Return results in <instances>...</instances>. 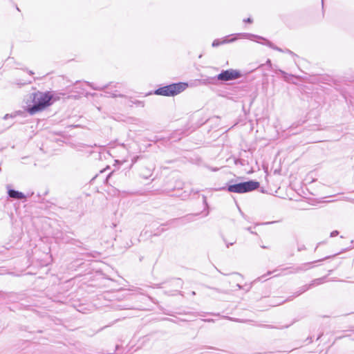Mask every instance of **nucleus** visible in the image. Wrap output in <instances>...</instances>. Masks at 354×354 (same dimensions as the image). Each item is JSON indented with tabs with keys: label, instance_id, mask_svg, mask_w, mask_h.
I'll use <instances>...</instances> for the list:
<instances>
[{
	"label": "nucleus",
	"instance_id": "nucleus-19",
	"mask_svg": "<svg viewBox=\"0 0 354 354\" xmlns=\"http://www.w3.org/2000/svg\"><path fill=\"white\" fill-rule=\"evenodd\" d=\"M284 53H288L290 54V55H292L293 57H297V55H296L294 52H292V50L288 49V48H286L285 49V52Z\"/></svg>",
	"mask_w": 354,
	"mask_h": 354
},
{
	"label": "nucleus",
	"instance_id": "nucleus-3",
	"mask_svg": "<svg viewBox=\"0 0 354 354\" xmlns=\"http://www.w3.org/2000/svg\"><path fill=\"white\" fill-rule=\"evenodd\" d=\"M187 86L186 82L172 83L156 89L154 94L167 97L175 96L185 91Z\"/></svg>",
	"mask_w": 354,
	"mask_h": 354
},
{
	"label": "nucleus",
	"instance_id": "nucleus-31",
	"mask_svg": "<svg viewBox=\"0 0 354 354\" xmlns=\"http://www.w3.org/2000/svg\"><path fill=\"white\" fill-rule=\"evenodd\" d=\"M15 84H16L17 85L19 86H21L22 85L26 84V83H25V82L21 83V82H15Z\"/></svg>",
	"mask_w": 354,
	"mask_h": 354
},
{
	"label": "nucleus",
	"instance_id": "nucleus-23",
	"mask_svg": "<svg viewBox=\"0 0 354 354\" xmlns=\"http://www.w3.org/2000/svg\"><path fill=\"white\" fill-rule=\"evenodd\" d=\"M243 21H244V22H245V23L251 24V23H252L253 20H252V18L248 17V18H247V19H245L243 20Z\"/></svg>",
	"mask_w": 354,
	"mask_h": 354
},
{
	"label": "nucleus",
	"instance_id": "nucleus-49",
	"mask_svg": "<svg viewBox=\"0 0 354 354\" xmlns=\"http://www.w3.org/2000/svg\"><path fill=\"white\" fill-rule=\"evenodd\" d=\"M320 337H321V335H319V336L317 337V339H319L320 338Z\"/></svg>",
	"mask_w": 354,
	"mask_h": 354
},
{
	"label": "nucleus",
	"instance_id": "nucleus-41",
	"mask_svg": "<svg viewBox=\"0 0 354 354\" xmlns=\"http://www.w3.org/2000/svg\"><path fill=\"white\" fill-rule=\"evenodd\" d=\"M237 286L239 287V289H241L242 288V286L239 284H237Z\"/></svg>",
	"mask_w": 354,
	"mask_h": 354
},
{
	"label": "nucleus",
	"instance_id": "nucleus-29",
	"mask_svg": "<svg viewBox=\"0 0 354 354\" xmlns=\"http://www.w3.org/2000/svg\"><path fill=\"white\" fill-rule=\"evenodd\" d=\"M264 327L267 328H278L277 327L273 326L272 325H264Z\"/></svg>",
	"mask_w": 354,
	"mask_h": 354
},
{
	"label": "nucleus",
	"instance_id": "nucleus-30",
	"mask_svg": "<svg viewBox=\"0 0 354 354\" xmlns=\"http://www.w3.org/2000/svg\"><path fill=\"white\" fill-rule=\"evenodd\" d=\"M138 159V156H136L132 159V165H133L135 162H136L137 160Z\"/></svg>",
	"mask_w": 354,
	"mask_h": 354
},
{
	"label": "nucleus",
	"instance_id": "nucleus-21",
	"mask_svg": "<svg viewBox=\"0 0 354 354\" xmlns=\"http://www.w3.org/2000/svg\"><path fill=\"white\" fill-rule=\"evenodd\" d=\"M216 354H235V353L233 352V351H224V350H222V351H221L219 353H218Z\"/></svg>",
	"mask_w": 354,
	"mask_h": 354
},
{
	"label": "nucleus",
	"instance_id": "nucleus-34",
	"mask_svg": "<svg viewBox=\"0 0 354 354\" xmlns=\"http://www.w3.org/2000/svg\"><path fill=\"white\" fill-rule=\"evenodd\" d=\"M112 174V172L110 173L109 175H107L106 176V180H107L109 179V178L110 177V176Z\"/></svg>",
	"mask_w": 354,
	"mask_h": 354
},
{
	"label": "nucleus",
	"instance_id": "nucleus-14",
	"mask_svg": "<svg viewBox=\"0 0 354 354\" xmlns=\"http://www.w3.org/2000/svg\"><path fill=\"white\" fill-rule=\"evenodd\" d=\"M23 113H24V112L21 111H15V113H10V114L7 113L3 116V119L6 120L10 118H15L17 115H19Z\"/></svg>",
	"mask_w": 354,
	"mask_h": 354
},
{
	"label": "nucleus",
	"instance_id": "nucleus-36",
	"mask_svg": "<svg viewBox=\"0 0 354 354\" xmlns=\"http://www.w3.org/2000/svg\"><path fill=\"white\" fill-rule=\"evenodd\" d=\"M227 319H230V320H233L234 319L232 317H225Z\"/></svg>",
	"mask_w": 354,
	"mask_h": 354
},
{
	"label": "nucleus",
	"instance_id": "nucleus-24",
	"mask_svg": "<svg viewBox=\"0 0 354 354\" xmlns=\"http://www.w3.org/2000/svg\"><path fill=\"white\" fill-rule=\"evenodd\" d=\"M298 251H301L306 250V246L304 245H301L298 246Z\"/></svg>",
	"mask_w": 354,
	"mask_h": 354
},
{
	"label": "nucleus",
	"instance_id": "nucleus-5",
	"mask_svg": "<svg viewBox=\"0 0 354 354\" xmlns=\"http://www.w3.org/2000/svg\"><path fill=\"white\" fill-rule=\"evenodd\" d=\"M244 36L246 37L247 39H251V40H253L254 38H257V39L263 40V41L261 42L262 44L266 45V46L270 47V48H272L273 50H277L279 52H281V53H284L285 52V49L283 50L281 48H279V47L277 46L272 42H271L270 40H268V39H266V38H264L263 37H261V36H259V35H253V34H251V33H245Z\"/></svg>",
	"mask_w": 354,
	"mask_h": 354
},
{
	"label": "nucleus",
	"instance_id": "nucleus-51",
	"mask_svg": "<svg viewBox=\"0 0 354 354\" xmlns=\"http://www.w3.org/2000/svg\"><path fill=\"white\" fill-rule=\"evenodd\" d=\"M322 6L324 5V0H322Z\"/></svg>",
	"mask_w": 354,
	"mask_h": 354
},
{
	"label": "nucleus",
	"instance_id": "nucleus-43",
	"mask_svg": "<svg viewBox=\"0 0 354 354\" xmlns=\"http://www.w3.org/2000/svg\"><path fill=\"white\" fill-rule=\"evenodd\" d=\"M206 321H207V322H213L214 320H213V319H207Z\"/></svg>",
	"mask_w": 354,
	"mask_h": 354
},
{
	"label": "nucleus",
	"instance_id": "nucleus-50",
	"mask_svg": "<svg viewBox=\"0 0 354 354\" xmlns=\"http://www.w3.org/2000/svg\"><path fill=\"white\" fill-rule=\"evenodd\" d=\"M211 348L216 350V348L214 347H211Z\"/></svg>",
	"mask_w": 354,
	"mask_h": 354
},
{
	"label": "nucleus",
	"instance_id": "nucleus-47",
	"mask_svg": "<svg viewBox=\"0 0 354 354\" xmlns=\"http://www.w3.org/2000/svg\"><path fill=\"white\" fill-rule=\"evenodd\" d=\"M138 104H143V102H140V101H138Z\"/></svg>",
	"mask_w": 354,
	"mask_h": 354
},
{
	"label": "nucleus",
	"instance_id": "nucleus-40",
	"mask_svg": "<svg viewBox=\"0 0 354 354\" xmlns=\"http://www.w3.org/2000/svg\"><path fill=\"white\" fill-rule=\"evenodd\" d=\"M271 273L272 272L269 271V272H267L266 275H270V274H271Z\"/></svg>",
	"mask_w": 354,
	"mask_h": 354
},
{
	"label": "nucleus",
	"instance_id": "nucleus-11",
	"mask_svg": "<svg viewBox=\"0 0 354 354\" xmlns=\"http://www.w3.org/2000/svg\"><path fill=\"white\" fill-rule=\"evenodd\" d=\"M183 286V281L180 278L174 279L170 282V286L175 288H182Z\"/></svg>",
	"mask_w": 354,
	"mask_h": 354
},
{
	"label": "nucleus",
	"instance_id": "nucleus-9",
	"mask_svg": "<svg viewBox=\"0 0 354 354\" xmlns=\"http://www.w3.org/2000/svg\"><path fill=\"white\" fill-rule=\"evenodd\" d=\"M244 34L245 33H238V34H235V35H231L226 36V37H223V39H221V44H225L234 42L237 39L239 36H243V37L247 38L246 37L244 36Z\"/></svg>",
	"mask_w": 354,
	"mask_h": 354
},
{
	"label": "nucleus",
	"instance_id": "nucleus-7",
	"mask_svg": "<svg viewBox=\"0 0 354 354\" xmlns=\"http://www.w3.org/2000/svg\"><path fill=\"white\" fill-rule=\"evenodd\" d=\"M7 189L8 196L11 198L16 200H22L26 198V195L23 192L11 188L10 185H7Z\"/></svg>",
	"mask_w": 354,
	"mask_h": 354
},
{
	"label": "nucleus",
	"instance_id": "nucleus-6",
	"mask_svg": "<svg viewBox=\"0 0 354 354\" xmlns=\"http://www.w3.org/2000/svg\"><path fill=\"white\" fill-rule=\"evenodd\" d=\"M336 254H334V256H335ZM330 257H332V256H327L323 259H318L317 261L302 263L295 268H293L292 271H291V272L292 273H299V272H305V271L312 268L313 267V264H314L315 263H318V262H322V261H323L326 259H328Z\"/></svg>",
	"mask_w": 354,
	"mask_h": 354
},
{
	"label": "nucleus",
	"instance_id": "nucleus-37",
	"mask_svg": "<svg viewBox=\"0 0 354 354\" xmlns=\"http://www.w3.org/2000/svg\"><path fill=\"white\" fill-rule=\"evenodd\" d=\"M28 73L30 75H33L34 74V73L32 71H28Z\"/></svg>",
	"mask_w": 354,
	"mask_h": 354
},
{
	"label": "nucleus",
	"instance_id": "nucleus-20",
	"mask_svg": "<svg viewBox=\"0 0 354 354\" xmlns=\"http://www.w3.org/2000/svg\"><path fill=\"white\" fill-rule=\"evenodd\" d=\"M165 228L162 227V228H158L157 229V232H155L153 234V236H159L162 232H163L165 231Z\"/></svg>",
	"mask_w": 354,
	"mask_h": 354
},
{
	"label": "nucleus",
	"instance_id": "nucleus-10",
	"mask_svg": "<svg viewBox=\"0 0 354 354\" xmlns=\"http://www.w3.org/2000/svg\"><path fill=\"white\" fill-rule=\"evenodd\" d=\"M217 82L218 81H217L216 75L214 77H207L206 79H203L201 80V83L204 85H207V84L216 85Z\"/></svg>",
	"mask_w": 354,
	"mask_h": 354
},
{
	"label": "nucleus",
	"instance_id": "nucleus-35",
	"mask_svg": "<svg viewBox=\"0 0 354 354\" xmlns=\"http://www.w3.org/2000/svg\"><path fill=\"white\" fill-rule=\"evenodd\" d=\"M203 201H204V203H205V204H207V203H206V197H205V196H203Z\"/></svg>",
	"mask_w": 354,
	"mask_h": 354
},
{
	"label": "nucleus",
	"instance_id": "nucleus-42",
	"mask_svg": "<svg viewBox=\"0 0 354 354\" xmlns=\"http://www.w3.org/2000/svg\"><path fill=\"white\" fill-rule=\"evenodd\" d=\"M196 295V292L194 291H192V295Z\"/></svg>",
	"mask_w": 354,
	"mask_h": 354
},
{
	"label": "nucleus",
	"instance_id": "nucleus-2",
	"mask_svg": "<svg viewBox=\"0 0 354 354\" xmlns=\"http://www.w3.org/2000/svg\"><path fill=\"white\" fill-rule=\"evenodd\" d=\"M259 187V182L254 180H249L241 183H234V180H231L226 184V187H223L220 189L227 190L232 193L244 194L254 191Z\"/></svg>",
	"mask_w": 354,
	"mask_h": 354
},
{
	"label": "nucleus",
	"instance_id": "nucleus-15",
	"mask_svg": "<svg viewBox=\"0 0 354 354\" xmlns=\"http://www.w3.org/2000/svg\"><path fill=\"white\" fill-rule=\"evenodd\" d=\"M87 84L93 89L96 90V91H102V90L106 89L110 86V84H106V85H103V86H95L93 83L87 82Z\"/></svg>",
	"mask_w": 354,
	"mask_h": 354
},
{
	"label": "nucleus",
	"instance_id": "nucleus-13",
	"mask_svg": "<svg viewBox=\"0 0 354 354\" xmlns=\"http://www.w3.org/2000/svg\"><path fill=\"white\" fill-rule=\"evenodd\" d=\"M310 288V286L309 284L304 285V286L299 288L298 290L295 293V297H297V296L301 295L302 293L305 292Z\"/></svg>",
	"mask_w": 354,
	"mask_h": 354
},
{
	"label": "nucleus",
	"instance_id": "nucleus-38",
	"mask_svg": "<svg viewBox=\"0 0 354 354\" xmlns=\"http://www.w3.org/2000/svg\"><path fill=\"white\" fill-rule=\"evenodd\" d=\"M118 348H119V345H116L115 346V351L118 350Z\"/></svg>",
	"mask_w": 354,
	"mask_h": 354
},
{
	"label": "nucleus",
	"instance_id": "nucleus-1",
	"mask_svg": "<svg viewBox=\"0 0 354 354\" xmlns=\"http://www.w3.org/2000/svg\"><path fill=\"white\" fill-rule=\"evenodd\" d=\"M32 105L28 106L27 111L30 115H34L50 106L57 98L50 91L33 93L30 95Z\"/></svg>",
	"mask_w": 354,
	"mask_h": 354
},
{
	"label": "nucleus",
	"instance_id": "nucleus-18",
	"mask_svg": "<svg viewBox=\"0 0 354 354\" xmlns=\"http://www.w3.org/2000/svg\"><path fill=\"white\" fill-rule=\"evenodd\" d=\"M178 220V218L171 219V220L167 221L165 223H162L161 225V226L163 227V226H167V225H171V224L174 223L175 222H176Z\"/></svg>",
	"mask_w": 354,
	"mask_h": 354
},
{
	"label": "nucleus",
	"instance_id": "nucleus-48",
	"mask_svg": "<svg viewBox=\"0 0 354 354\" xmlns=\"http://www.w3.org/2000/svg\"><path fill=\"white\" fill-rule=\"evenodd\" d=\"M290 300H291V299H290V298H288V299H286V301H290Z\"/></svg>",
	"mask_w": 354,
	"mask_h": 354
},
{
	"label": "nucleus",
	"instance_id": "nucleus-46",
	"mask_svg": "<svg viewBox=\"0 0 354 354\" xmlns=\"http://www.w3.org/2000/svg\"><path fill=\"white\" fill-rule=\"evenodd\" d=\"M178 294H180V295H183V293L181 291H178Z\"/></svg>",
	"mask_w": 354,
	"mask_h": 354
},
{
	"label": "nucleus",
	"instance_id": "nucleus-44",
	"mask_svg": "<svg viewBox=\"0 0 354 354\" xmlns=\"http://www.w3.org/2000/svg\"><path fill=\"white\" fill-rule=\"evenodd\" d=\"M213 68H214V70H216V71H218V68L214 67Z\"/></svg>",
	"mask_w": 354,
	"mask_h": 354
},
{
	"label": "nucleus",
	"instance_id": "nucleus-33",
	"mask_svg": "<svg viewBox=\"0 0 354 354\" xmlns=\"http://www.w3.org/2000/svg\"><path fill=\"white\" fill-rule=\"evenodd\" d=\"M349 336L351 337V339L354 341V333Z\"/></svg>",
	"mask_w": 354,
	"mask_h": 354
},
{
	"label": "nucleus",
	"instance_id": "nucleus-12",
	"mask_svg": "<svg viewBox=\"0 0 354 354\" xmlns=\"http://www.w3.org/2000/svg\"><path fill=\"white\" fill-rule=\"evenodd\" d=\"M327 277L328 276H324L313 280L311 283L309 284L310 286V288L314 286L319 285L324 283L326 281Z\"/></svg>",
	"mask_w": 354,
	"mask_h": 354
},
{
	"label": "nucleus",
	"instance_id": "nucleus-25",
	"mask_svg": "<svg viewBox=\"0 0 354 354\" xmlns=\"http://www.w3.org/2000/svg\"><path fill=\"white\" fill-rule=\"evenodd\" d=\"M265 65L268 66H269V68H271V66H272V62H271L270 59H268L266 61V62Z\"/></svg>",
	"mask_w": 354,
	"mask_h": 354
},
{
	"label": "nucleus",
	"instance_id": "nucleus-45",
	"mask_svg": "<svg viewBox=\"0 0 354 354\" xmlns=\"http://www.w3.org/2000/svg\"><path fill=\"white\" fill-rule=\"evenodd\" d=\"M279 71H280V73H281L282 74H284V73H285V72H284V71H281V70H280Z\"/></svg>",
	"mask_w": 354,
	"mask_h": 354
},
{
	"label": "nucleus",
	"instance_id": "nucleus-26",
	"mask_svg": "<svg viewBox=\"0 0 354 354\" xmlns=\"http://www.w3.org/2000/svg\"><path fill=\"white\" fill-rule=\"evenodd\" d=\"M223 241H225V243H226V246H227V248H229V247H230V245H232L235 243V241H234V242H231V243H227V241H226V240H225V239H223Z\"/></svg>",
	"mask_w": 354,
	"mask_h": 354
},
{
	"label": "nucleus",
	"instance_id": "nucleus-4",
	"mask_svg": "<svg viewBox=\"0 0 354 354\" xmlns=\"http://www.w3.org/2000/svg\"><path fill=\"white\" fill-rule=\"evenodd\" d=\"M241 77L242 73L240 71L232 68L222 70L221 72L216 75L217 81L221 82L236 80Z\"/></svg>",
	"mask_w": 354,
	"mask_h": 354
},
{
	"label": "nucleus",
	"instance_id": "nucleus-17",
	"mask_svg": "<svg viewBox=\"0 0 354 354\" xmlns=\"http://www.w3.org/2000/svg\"><path fill=\"white\" fill-rule=\"evenodd\" d=\"M116 92H117L116 91H114V92L106 91V93L107 94L111 95V96L112 97H123V96H124L123 95H122V94H118V93H117Z\"/></svg>",
	"mask_w": 354,
	"mask_h": 354
},
{
	"label": "nucleus",
	"instance_id": "nucleus-39",
	"mask_svg": "<svg viewBox=\"0 0 354 354\" xmlns=\"http://www.w3.org/2000/svg\"><path fill=\"white\" fill-rule=\"evenodd\" d=\"M320 244H321V243H318V244H317V247L315 248V250H317V247H318Z\"/></svg>",
	"mask_w": 354,
	"mask_h": 354
},
{
	"label": "nucleus",
	"instance_id": "nucleus-28",
	"mask_svg": "<svg viewBox=\"0 0 354 354\" xmlns=\"http://www.w3.org/2000/svg\"><path fill=\"white\" fill-rule=\"evenodd\" d=\"M283 302H284V301H281V302H278V303H271V304H270V306H278V305H279V304H282V303H283Z\"/></svg>",
	"mask_w": 354,
	"mask_h": 354
},
{
	"label": "nucleus",
	"instance_id": "nucleus-16",
	"mask_svg": "<svg viewBox=\"0 0 354 354\" xmlns=\"http://www.w3.org/2000/svg\"><path fill=\"white\" fill-rule=\"evenodd\" d=\"M222 45L221 39H216L213 41L212 46L215 48Z\"/></svg>",
	"mask_w": 354,
	"mask_h": 354
},
{
	"label": "nucleus",
	"instance_id": "nucleus-32",
	"mask_svg": "<svg viewBox=\"0 0 354 354\" xmlns=\"http://www.w3.org/2000/svg\"><path fill=\"white\" fill-rule=\"evenodd\" d=\"M247 230L249 231L251 234H254V232L252 230L251 227H248Z\"/></svg>",
	"mask_w": 354,
	"mask_h": 354
},
{
	"label": "nucleus",
	"instance_id": "nucleus-27",
	"mask_svg": "<svg viewBox=\"0 0 354 354\" xmlns=\"http://www.w3.org/2000/svg\"><path fill=\"white\" fill-rule=\"evenodd\" d=\"M266 275H262L261 277H258L257 279H255L253 283H255L256 281H261L264 277H265Z\"/></svg>",
	"mask_w": 354,
	"mask_h": 354
},
{
	"label": "nucleus",
	"instance_id": "nucleus-8",
	"mask_svg": "<svg viewBox=\"0 0 354 354\" xmlns=\"http://www.w3.org/2000/svg\"><path fill=\"white\" fill-rule=\"evenodd\" d=\"M57 238L60 239L62 241V242H64V243H70V241H71L72 244H73L79 248H82L84 250H88L86 248L82 246L83 243L80 241L70 239L67 235H63L62 233H61L60 236L57 234Z\"/></svg>",
	"mask_w": 354,
	"mask_h": 354
},
{
	"label": "nucleus",
	"instance_id": "nucleus-22",
	"mask_svg": "<svg viewBox=\"0 0 354 354\" xmlns=\"http://www.w3.org/2000/svg\"><path fill=\"white\" fill-rule=\"evenodd\" d=\"M339 234V231L337 230H334L330 234V237H335L336 236H337Z\"/></svg>",
	"mask_w": 354,
	"mask_h": 354
}]
</instances>
